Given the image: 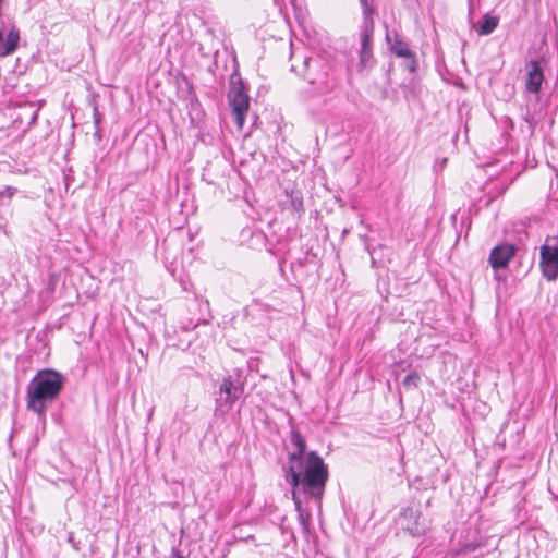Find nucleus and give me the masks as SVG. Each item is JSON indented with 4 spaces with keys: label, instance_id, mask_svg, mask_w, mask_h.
Masks as SVG:
<instances>
[{
    "label": "nucleus",
    "instance_id": "obj_1",
    "mask_svg": "<svg viewBox=\"0 0 558 558\" xmlns=\"http://www.w3.org/2000/svg\"><path fill=\"white\" fill-rule=\"evenodd\" d=\"M289 470L290 475L287 476V483L292 488V500L298 512V520L303 531L310 533L311 513L303 508L301 496L320 502L327 484L325 470L317 460L310 461L302 477L292 468Z\"/></svg>",
    "mask_w": 558,
    "mask_h": 558
},
{
    "label": "nucleus",
    "instance_id": "obj_2",
    "mask_svg": "<svg viewBox=\"0 0 558 558\" xmlns=\"http://www.w3.org/2000/svg\"><path fill=\"white\" fill-rule=\"evenodd\" d=\"M66 383L65 376L53 369H39L26 387V409L45 421L48 408L59 398Z\"/></svg>",
    "mask_w": 558,
    "mask_h": 558
},
{
    "label": "nucleus",
    "instance_id": "obj_3",
    "mask_svg": "<svg viewBox=\"0 0 558 558\" xmlns=\"http://www.w3.org/2000/svg\"><path fill=\"white\" fill-rule=\"evenodd\" d=\"M291 71L300 74L317 94H327L336 88L338 78L331 63L320 57H304L301 68L291 65Z\"/></svg>",
    "mask_w": 558,
    "mask_h": 558
},
{
    "label": "nucleus",
    "instance_id": "obj_4",
    "mask_svg": "<svg viewBox=\"0 0 558 558\" xmlns=\"http://www.w3.org/2000/svg\"><path fill=\"white\" fill-rule=\"evenodd\" d=\"M290 442L295 448L294 451L288 453L289 464L283 466L284 480L287 481V476H289V469L292 468L296 474H300L302 477L303 472L307 469L310 461H315L325 470L326 481L329 477V471L327 464L324 462L323 458L316 451H306V441L301 433L294 428L290 432Z\"/></svg>",
    "mask_w": 558,
    "mask_h": 558
},
{
    "label": "nucleus",
    "instance_id": "obj_5",
    "mask_svg": "<svg viewBox=\"0 0 558 558\" xmlns=\"http://www.w3.org/2000/svg\"><path fill=\"white\" fill-rule=\"evenodd\" d=\"M244 392V379L238 369L233 375L223 377L219 385V397L216 398V412L230 411Z\"/></svg>",
    "mask_w": 558,
    "mask_h": 558
},
{
    "label": "nucleus",
    "instance_id": "obj_6",
    "mask_svg": "<svg viewBox=\"0 0 558 558\" xmlns=\"http://www.w3.org/2000/svg\"><path fill=\"white\" fill-rule=\"evenodd\" d=\"M4 0H0V57H7L13 54L19 48L20 43V29L12 24L9 28L5 38V21L3 20L2 3Z\"/></svg>",
    "mask_w": 558,
    "mask_h": 558
},
{
    "label": "nucleus",
    "instance_id": "obj_7",
    "mask_svg": "<svg viewBox=\"0 0 558 558\" xmlns=\"http://www.w3.org/2000/svg\"><path fill=\"white\" fill-rule=\"evenodd\" d=\"M539 266L543 276L548 281H554L558 278V244L555 246L544 244L541 247Z\"/></svg>",
    "mask_w": 558,
    "mask_h": 558
},
{
    "label": "nucleus",
    "instance_id": "obj_8",
    "mask_svg": "<svg viewBox=\"0 0 558 558\" xmlns=\"http://www.w3.org/2000/svg\"><path fill=\"white\" fill-rule=\"evenodd\" d=\"M518 251L517 245L504 242L494 246L490 250L488 263L493 269H505L508 267L509 262L515 256Z\"/></svg>",
    "mask_w": 558,
    "mask_h": 558
},
{
    "label": "nucleus",
    "instance_id": "obj_9",
    "mask_svg": "<svg viewBox=\"0 0 558 558\" xmlns=\"http://www.w3.org/2000/svg\"><path fill=\"white\" fill-rule=\"evenodd\" d=\"M401 517L405 521L404 530L412 536H422L427 530L425 520L422 518V512L413 507L402 509Z\"/></svg>",
    "mask_w": 558,
    "mask_h": 558
},
{
    "label": "nucleus",
    "instance_id": "obj_10",
    "mask_svg": "<svg viewBox=\"0 0 558 558\" xmlns=\"http://www.w3.org/2000/svg\"><path fill=\"white\" fill-rule=\"evenodd\" d=\"M525 89L531 94H538L545 80L541 61L531 60L526 64Z\"/></svg>",
    "mask_w": 558,
    "mask_h": 558
},
{
    "label": "nucleus",
    "instance_id": "obj_11",
    "mask_svg": "<svg viewBox=\"0 0 558 558\" xmlns=\"http://www.w3.org/2000/svg\"><path fill=\"white\" fill-rule=\"evenodd\" d=\"M228 100L236 125L242 128L250 108L248 94L228 95Z\"/></svg>",
    "mask_w": 558,
    "mask_h": 558
},
{
    "label": "nucleus",
    "instance_id": "obj_12",
    "mask_svg": "<svg viewBox=\"0 0 558 558\" xmlns=\"http://www.w3.org/2000/svg\"><path fill=\"white\" fill-rule=\"evenodd\" d=\"M360 47L373 49L374 47V19L373 15H362L359 31Z\"/></svg>",
    "mask_w": 558,
    "mask_h": 558
},
{
    "label": "nucleus",
    "instance_id": "obj_13",
    "mask_svg": "<svg viewBox=\"0 0 558 558\" xmlns=\"http://www.w3.org/2000/svg\"><path fill=\"white\" fill-rule=\"evenodd\" d=\"M386 41L389 45L390 51L400 58L403 57H412L413 51L410 49L407 41H404L397 32H393L392 34L387 31L386 33Z\"/></svg>",
    "mask_w": 558,
    "mask_h": 558
},
{
    "label": "nucleus",
    "instance_id": "obj_14",
    "mask_svg": "<svg viewBox=\"0 0 558 558\" xmlns=\"http://www.w3.org/2000/svg\"><path fill=\"white\" fill-rule=\"evenodd\" d=\"M376 64V59L373 49L360 47L359 62L356 65L357 72L361 75H367Z\"/></svg>",
    "mask_w": 558,
    "mask_h": 558
},
{
    "label": "nucleus",
    "instance_id": "obj_15",
    "mask_svg": "<svg viewBox=\"0 0 558 558\" xmlns=\"http://www.w3.org/2000/svg\"><path fill=\"white\" fill-rule=\"evenodd\" d=\"M288 196V205L287 209L292 214L301 217L305 213V207L303 203V194L299 190H292L290 193L287 191Z\"/></svg>",
    "mask_w": 558,
    "mask_h": 558
},
{
    "label": "nucleus",
    "instance_id": "obj_16",
    "mask_svg": "<svg viewBox=\"0 0 558 558\" xmlns=\"http://www.w3.org/2000/svg\"><path fill=\"white\" fill-rule=\"evenodd\" d=\"M498 24V16L485 14L478 22L477 33L481 36L490 35L497 28Z\"/></svg>",
    "mask_w": 558,
    "mask_h": 558
},
{
    "label": "nucleus",
    "instance_id": "obj_17",
    "mask_svg": "<svg viewBox=\"0 0 558 558\" xmlns=\"http://www.w3.org/2000/svg\"><path fill=\"white\" fill-rule=\"evenodd\" d=\"M247 94V87L242 80L238 68L230 75V89L228 95Z\"/></svg>",
    "mask_w": 558,
    "mask_h": 558
},
{
    "label": "nucleus",
    "instance_id": "obj_18",
    "mask_svg": "<svg viewBox=\"0 0 558 558\" xmlns=\"http://www.w3.org/2000/svg\"><path fill=\"white\" fill-rule=\"evenodd\" d=\"M421 383V376L417 372L409 373L402 380V386L407 390H412L417 388Z\"/></svg>",
    "mask_w": 558,
    "mask_h": 558
},
{
    "label": "nucleus",
    "instance_id": "obj_19",
    "mask_svg": "<svg viewBox=\"0 0 558 558\" xmlns=\"http://www.w3.org/2000/svg\"><path fill=\"white\" fill-rule=\"evenodd\" d=\"M17 193V189L15 186L5 185L0 187V199L8 198L11 199Z\"/></svg>",
    "mask_w": 558,
    "mask_h": 558
},
{
    "label": "nucleus",
    "instance_id": "obj_20",
    "mask_svg": "<svg viewBox=\"0 0 558 558\" xmlns=\"http://www.w3.org/2000/svg\"><path fill=\"white\" fill-rule=\"evenodd\" d=\"M403 58L405 59L404 66L409 70V72L414 73L417 68L415 52H413L412 57H403Z\"/></svg>",
    "mask_w": 558,
    "mask_h": 558
},
{
    "label": "nucleus",
    "instance_id": "obj_21",
    "mask_svg": "<svg viewBox=\"0 0 558 558\" xmlns=\"http://www.w3.org/2000/svg\"><path fill=\"white\" fill-rule=\"evenodd\" d=\"M362 15H374L375 9L369 0H360Z\"/></svg>",
    "mask_w": 558,
    "mask_h": 558
},
{
    "label": "nucleus",
    "instance_id": "obj_22",
    "mask_svg": "<svg viewBox=\"0 0 558 558\" xmlns=\"http://www.w3.org/2000/svg\"><path fill=\"white\" fill-rule=\"evenodd\" d=\"M480 544L477 543H474V542H468V543H464L460 549L458 550V554H469V553H472L474 550H476L478 548Z\"/></svg>",
    "mask_w": 558,
    "mask_h": 558
},
{
    "label": "nucleus",
    "instance_id": "obj_23",
    "mask_svg": "<svg viewBox=\"0 0 558 558\" xmlns=\"http://www.w3.org/2000/svg\"><path fill=\"white\" fill-rule=\"evenodd\" d=\"M523 119L529 124V129H530V132L532 134L534 132V129H535L536 124H537V121L529 112L524 116Z\"/></svg>",
    "mask_w": 558,
    "mask_h": 558
},
{
    "label": "nucleus",
    "instance_id": "obj_24",
    "mask_svg": "<svg viewBox=\"0 0 558 558\" xmlns=\"http://www.w3.org/2000/svg\"><path fill=\"white\" fill-rule=\"evenodd\" d=\"M93 119H94V125H95V126H100V122H101V114L99 113V111H98V108H97V107H95V108H94Z\"/></svg>",
    "mask_w": 558,
    "mask_h": 558
},
{
    "label": "nucleus",
    "instance_id": "obj_25",
    "mask_svg": "<svg viewBox=\"0 0 558 558\" xmlns=\"http://www.w3.org/2000/svg\"><path fill=\"white\" fill-rule=\"evenodd\" d=\"M365 248L368 252V254L371 255L372 265L375 266V264H376V259H375V256H374L375 247H373L368 242H366L365 243Z\"/></svg>",
    "mask_w": 558,
    "mask_h": 558
},
{
    "label": "nucleus",
    "instance_id": "obj_26",
    "mask_svg": "<svg viewBox=\"0 0 558 558\" xmlns=\"http://www.w3.org/2000/svg\"><path fill=\"white\" fill-rule=\"evenodd\" d=\"M169 558H187V557H186V556H184V555L179 550V548H177V547H172V549H171V554H170Z\"/></svg>",
    "mask_w": 558,
    "mask_h": 558
},
{
    "label": "nucleus",
    "instance_id": "obj_27",
    "mask_svg": "<svg viewBox=\"0 0 558 558\" xmlns=\"http://www.w3.org/2000/svg\"><path fill=\"white\" fill-rule=\"evenodd\" d=\"M94 138L97 141V142H100L101 138H102V133H101V129L100 126H95V132H94Z\"/></svg>",
    "mask_w": 558,
    "mask_h": 558
},
{
    "label": "nucleus",
    "instance_id": "obj_28",
    "mask_svg": "<svg viewBox=\"0 0 558 558\" xmlns=\"http://www.w3.org/2000/svg\"><path fill=\"white\" fill-rule=\"evenodd\" d=\"M187 86H189V93L192 95V98H195V93H194V88H193V85L187 82Z\"/></svg>",
    "mask_w": 558,
    "mask_h": 558
}]
</instances>
